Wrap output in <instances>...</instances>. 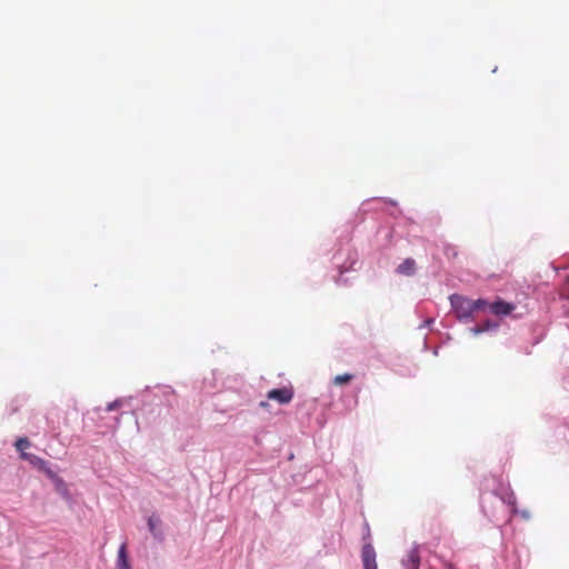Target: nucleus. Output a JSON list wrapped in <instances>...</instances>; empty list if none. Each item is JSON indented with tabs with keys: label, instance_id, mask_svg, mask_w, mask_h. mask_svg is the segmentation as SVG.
Instances as JSON below:
<instances>
[{
	"label": "nucleus",
	"instance_id": "7ed1b4c3",
	"mask_svg": "<svg viewBox=\"0 0 569 569\" xmlns=\"http://www.w3.org/2000/svg\"><path fill=\"white\" fill-rule=\"evenodd\" d=\"M269 400L278 401L281 405L289 403L293 398V391L291 388H279L272 389L267 393Z\"/></svg>",
	"mask_w": 569,
	"mask_h": 569
},
{
	"label": "nucleus",
	"instance_id": "0eeeda50",
	"mask_svg": "<svg viewBox=\"0 0 569 569\" xmlns=\"http://www.w3.org/2000/svg\"><path fill=\"white\" fill-rule=\"evenodd\" d=\"M117 567L118 569H131L126 542H123L118 550Z\"/></svg>",
	"mask_w": 569,
	"mask_h": 569
},
{
	"label": "nucleus",
	"instance_id": "9d476101",
	"mask_svg": "<svg viewBox=\"0 0 569 569\" xmlns=\"http://www.w3.org/2000/svg\"><path fill=\"white\" fill-rule=\"evenodd\" d=\"M161 525V520L157 517H153L151 516L149 519H148V527H149V530L150 532L156 537V538H161V531L158 530V527Z\"/></svg>",
	"mask_w": 569,
	"mask_h": 569
},
{
	"label": "nucleus",
	"instance_id": "1a4fd4ad",
	"mask_svg": "<svg viewBox=\"0 0 569 569\" xmlns=\"http://www.w3.org/2000/svg\"><path fill=\"white\" fill-rule=\"evenodd\" d=\"M61 416L62 412L57 408H52L51 410L48 411L47 421L53 431L59 429V419L61 418Z\"/></svg>",
	"mask_w": 569,
	"mask_h": 569
},
{
	"label": "nucleus",
	"instance_id": "423d86ee",
	"mask_svg": "<svg viewBox=\"0 0 569 569\" xmlns=\"http://www.w3.org/2000/svg\"><path fill=\"white\" fill-rule=\"evenodd\" d=\"M416 261L412 258H407L397 267V272L402 276H413L416 272Z\"/></svg>",
	"mask_w": 569,
	"mask_h": 569
},
{
	"label": "nucleus",
	"instance_id": "20e7f679",
	"mask_svg": "<svg viewBox=\"0 0 569 569\" xmlns=\"http://www.w3.org/2000/svg\"><path fill=\"white\" fill-rule=\"evenodd\" d=\"M490 310L496 316H507L515 310V306L503 300H498L490 305Z\"/></svg>",
	"mask_w": 569,
	"mask_h": 569
},
{
	"label": "nucleus",
	"instance_id": "6e6552de",
	"mask_svg": "<svg viewBox=\"0 0 569 569\" xmlns=\"http://www.w3.org/2000/svg\"><path fill=\"white\" fill-rule=\"evenodd\" d=\"M29 447H30V441L27 438H19L16 441V448H17L18 451H20L21 458L26 459V460H29V461H33L34 459H37V457H34L32 455H29V453H27L24 451Z\"/></svg>",
	"mask_w": 569,
	"mask_h": 569
},
{
	"label": "nucleus",
	"instance_id": "f8f14e48",
	"mask_svg": "<svg viewBox=\"0 0 569 569\" xmlns=\"http://www.w3.org/2000/svg\"><path fill=\"white\" fill-rule=\"evenodd\" d=\"M471 303H472L473 312L479 311V310H483L487 307L490 308V305L485 299L471 300Z\"/></svg>",
	"mask_w": 569,
	"mask_h": 569
},
{
	"label": "nucleus",
	"instance_id": "f03ea898",
	"mask_svg": "<svg viewBox=\"0 0 569 569\" xmlns=\"http://www.w3.org/2000/svg\"><path fill=\"white\" fill-rule=\"evenodd\" d=\"M377 555L371 543H366L361 550L363 569H378Z\"/></svg>",
	"mask_w": 569,
	"mask_h": 569
},
{
	"label": "nucleus",
	"instance_id": "39448f33",
	"mask_svg": "<svg viewBox=\"0 0 569 569\" xmlns=\"http://www.w3.org/2000/svg\"><path fill=\"white\" fill-rule=\"evenodd\" d=\"M405 565L408 569H419L420 567V553L419 548L416 546L407 555Z\"/></svg>",
	"mask_w": 569,
	"mask_h": 569
},
{
	"label": "nucleus",
	"instance_id": "ddd939ff",
	"mask_svg": "<svg viewBox=\"0 0 569 569\" xmlns=\"http://www.w3.org/2000/svg\"><path fill=\"white\" fill-rule=\"evenodd\" d=\"M497 325L496 323H492L491 321H486L485 323H482L481 326H478V327H475L472 329L473 333L475 335H478V333H481V332H485L491 328H496Z\"/></svg>",
	"mask_w": 569,
	"mask_h": 569
},
{
	"label": "nucleus",
	"instance_id": "9b49d317",
	"mask_svg": "<svg viewBox=\"0 0 569 569\" xmlns=\"http://www.w3.org/2000/svg\"><path fill=\"white\" fill-rule=\"evenodd\" d=\"M353 376L351 373L338 375L333 379V383L337 386L346 385L352 380Z\"/></svg>",
	"mask_w": 569,
	"mask_h": 569
},
{
	"label": "nucleus",
	"instance_id": "2eb2a0df",
	"mask_svg": "<svg viewBox=\"0 0 569 569\" xmlns=\"http://www.w3.org/2000/svg\"><path fill=\"white\" fill-rule=\"evenodd\" d=\"M260 406H261V407H267V406H268V403H267V402H264V401H262V402H260Z\"/></svg>",
	"mask_w": 569,
	"mask_h": 569
},
{
	"label": "nucleus",
	"instance_id": "f257e3e1",
	"mask_svg": "<svg viewBox=\"0 0 569 569\" xmlns=\"http://www.w3.org/2000/svg\"><path fill=\"white\" fill-rule=\"evenodd\" d=\"M450 303L453 312L459 320H467L472 317L473 309L471 299H468L460 295L450 296Z\"/></svg>",
	"mask_w": 569,
	"mask_h": 569
},
{
	"label": "nucleus",
	"instance_id": "4468645a",
	"mask_svg": "<svg viewBox=\"0 0 569 569\" xmlns=\"http://www.w3.org/2000/svg\"><path fill=\"white\" fill-rule=\"evenodd\" d=\"M119 406H120L119 401H113V402L108 403L106 410L112 411V410H116L117 408H119Z\"/></svg>",
	"mask_w": 569,
	"mask_h": 569
}]
</instances>
